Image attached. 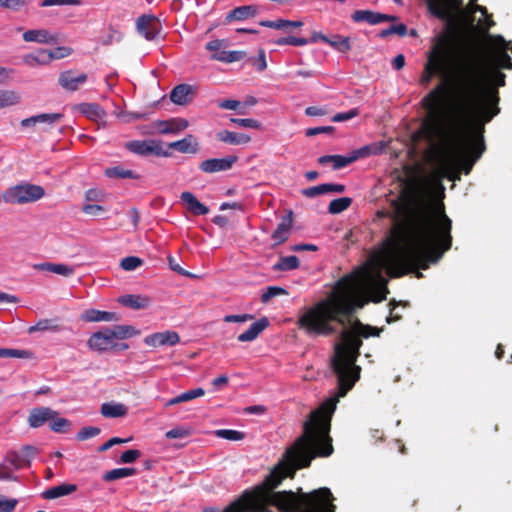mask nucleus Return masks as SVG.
Listing matches in <instances>:
<instances>
[{"label":"nucleus","mask_w":512,"mask_h":512,"mask_svg":"<svg viewBox=\"0 0 512 512\" xmlns=\"http://www.w3.org/2000/svg\"><path fill=\"white\" fill-rule=\"evenodd\" d=\"M452 221L445 214L443 203L422 201L409 215L401 229L387 246L370 256L353 280H342L340 291L308 308L298 319V327L310 336H328L335 333L331 322L342 326L341 341L334 347L332 366L338 377V393L327 399L304 424L303 435L288 447L279 462L264 481L245 490L221 512H269L268 507L280 512H334L335 498L331 491L319 488L299 495L292 491L273 492L298 469L308 467L315 456L327 457L333 447L330 431L331 416L340 397H344L359 379L360 367L355 365L362 345L361 337L378 336L379 331L363 325L352 313L369 300L381 302L386 298L387 280L400 277L416 268L427 269L437 263L451 248Z\"/></svg>","instance_id":"obj_1"},{"label":"nucleus","mask_w":512,"mask_h":512,"mask_svg":"<svg viewBox=\"0 0 512 512\" xmlns=\"http://www.w3.org/2000/svg\"><path fill=\"white\" fill-rule=\"evenodd\" d=\"M431 111L433 118L429 129L423 131L431 143L435 167L425 181L431 189L443 193V178L454 182L460 180L461 171L469 174L483 154L486 122L467 114H463L464 119H452L437 106H433Z\"/></svg>","instance_id":"obj_2"},{"label":"nucleus","mask_w":512,"mask_h":512,"mask_svg":"<svg viewBox=\"0 0 512 512\" xmlns=\"http://www.w3.org/2000/svg\"><path fill=\"white\" fill-rule=\"evenodd\" d=\"M462 65L463 51L456 50L446 35H439L431 47L419 80L422 85L427 86L435 75L442 79L422 100L427 111L423 130L429 129L433 106H437L449 118L464 119Z\"/></svg>","instance_id":"obj_3"},{"label":"nucleus","mask_w":512,"mask_h":512,"mask_svg":"<svg viewBox=\"0 0 512 512\" xmlns=\"http://www.w3.org/2000/svg\"><path fill=\"white\" fill-rule=\"evenodd\" d=\"M140 334L132 325H115L113 328H104L91 334L87 340L90 350L99 353L114 350L117 347L115 339L124 340Z\"/></svg>","instance_id":"obj_4"},{"label":"nucleus","mask_w":512,"mask_h":512,"mask_svg":"<svg viewBox=\"0 0 512 512\" xmlns=\"http://www.w3.org/2000/svg\"><path fill=\"white\" fill-rule=\"evenodd\" d=\"M44 195L45 191L41 186L24 183L8 188L3 194V199L10 204H25L35 202Z\"/></svg>","instance_id":"obj_5"},{"label":"nucleus","mask_w":512,"mask_h":512,"mask_svg":"<svg viewBox=\"0 0 512 512\" xmlns=\"http://www.w3.org/2000/svg\"><path fill=\"white\" fill-rule=\"evenodd\" d=\"M206 49L212 53L211 58L224 63H232L242 60L245 57L244 51L223 49V41L216 39L206 44Z\"/></svg>","instance_id":"obj_6"},{"label":"nucleus","mask_w":512,"mask_h":512,"mask_svg":"<svg viewBox=\"0 0 512 512\" xmlns=\"http://www.w3.org/2000/svg\"><path fill=\"white\" fill-rule=\"evenodd\" d=\"M22 467L24 457L15 451L8 452L0 463V480H15V472Z\"/></svg>","instance_id":"obj_7"},{"label":"nucleus","mask_w":512,"mask_h":512,"mask_svg":"<svg viewBox=\"0 0 512 512\" xmlns=\"http://www.w3.org/2000/svg\"><path fill=\"white\" fill-rule=\"evenodd\" d=\"M136 30L146 40L156 39L161 31V23L154 15H142L136 20Z\"/></svg>","instance_id":"obj_8"},{"label":"nucleus","mask_w":512,"mask_h":512,"mask_svg":"<svg viewBox=\"0 0 512 512\" xmlns=\"http://www.w3.org/2000/svg\"><path fill=\"white\" fill-rule=\"evenodd\" d=\"M63 118L61 113H42L22 119V128H34L40 126L41 131H47Z\"/></svg>","instance_id":"obj_9"},{"label":"nucleus","mask_w":512,"mask_h":512,"mask_svg":"<svg viewBox=\"0 0 512 512\" xmlns=\"http://www.w3.org/2000/svg\"><path fill=\"white\" fill-rule=\"evenodd\" d=\"M125 148L130 152L146 156L150 154L166 155L161 150V146L154 140H133L125 144Z\"/></svg>","instance_id":"obj_10"},{"label":"nucleus","mask_w":512,"mask_h":512,"mask_svg":"<svg viewBox=\"0 0 512 512\" xmlns=\"http://www.w3.org/2000/svg\"><path fill=\"white\" fill-rule=\"evenodd\" d=\"M179 342V334L171 330L153 333L144 338V343L150 347L175 346Z\"/></svg>","instance_id":"obj_11"},{"label":"nucleus","mask_w":512,"mask_h":512,"mask_svg":"<svg viewBox=\"0 0 512 512\" xmlns=\"http://www.w3.org/2000/svg\"><path fill=\"white\" fill-rule=\"evenodd\" d=\"M189 126V122L184 118H171L168 120H157L153 122V127L159 134H179Z\"/></svg>","instance_id":"obj_12"},{"label":"nucleus","mask_w":512,"mask_h":512,"mask_svg":"<svg viewBox=\"0 0 512 512\" xmlns=\"http://www.w3.org/2000/svg\"><path fill=\"white\" fill-rule=\"evenodd\" d=\"M238 158L236 156H227L224 158H211L200 163L199 168L205 173H216L227 171L232 168Z\"/></svg>","instance_id":"obj_13"},{"label":"nucleus","mask_w":512,"mask_h":512,"mask_svg":"<svg viewBox=\"0 0 512 512\" xmlns=\"http://www.w3.org/2000/svg\"><path fill=\"white\" fill-rule=\"evenodd\" d=\"M25 42L53 45L58 42V35L47 29H30L23 33Z\"/></svg>","instance_id":"obj_14"},{"label":"nucleus","mask_w":512,"mask_h":512,"mask_svg":"<svg viewBox=\"0 0 512 512\" xmlns=\"http://www.w3.org/2000/svg\"><path fill=\"white\" fill-rule=\"evenodd\" d=\"M196 93V88L189 84H179L170 92V100L176 105H187Z\"/></svg>","instance_id":"obj_15"},{"label":"nucleus","mask_w":512,"mask_h":512,"mask_svg":"<svg viewBox=\"0 0 512 512\" xmlns=\"http://www.w3.org/2000/svg\"><path fill=\"white\" fill-rule=\"evenodd\" d=\"M55 415L56 411L49 407H37L30 411L27 421L31 428H39L46 422L50 423Z\"/></svg>","instance_id":"obj_16"},{"label":"nucleus","mask_w":512,"mask_h":512,"mask_svg":"<svg viewBox=\"0 0 512 512\" xmlns=\"http://www.w3.org/2000/svg\"><path fill=\"white\" fill-rule=\"evenodd\" d=\"M81 319L85 322H117L120 320V316L115 312L91 308L81 314Z\"/></svg>","instance_id":"obj_17"},{"label":"nucleus","mask_w":512,"mask_h":512,"mask_svg":"<svg viewBox=\"0 0 512 512\" xmlns=\"http://www.w3.org/2000/svg\"><path fill=\"white\" fill-rule=\"evenodd\" d=\"M87 80L85 73L75 75L72 71H65L59 76V84L68 91L77 90Z\"/></svg>","instance_id":"obj_18"},{"label":"nucleus","mask_w":512,"mask_h":512,"mask_svg":"<svg viewBox=\"0 0 512 512\" xmlns=\"http://www.w3.org/2000/svg\"><path fill=\"white\" fill-rule=\"evenodd\" d=\"M118 302L123 306L139 310L146 309L151 305V298L146 295L139 294H126L118 299Z\"/></svg>","instance_id":"obj_19"},{"label":"nucleus","mask_w":512,"mask_h":512,"mask_svg":"<svg viewBox=\"0 0 512 512\" xmlns=\"http://www.w3.org/2000/svg\"><path fill=\"white\" fill-rule=\"evenodd\" d=\"M180 199L185 204L186 208L194 215H206L209 213V208L189 191L182 192Z\"/></svg>","instance_id":"obj_20"},{"label":"nucleus","mask_w":512,"mask_h":512,"mask_svg":"<svg viewBox=\"0 0 512 512\" xmlns=\"http://www.w3.org/2000/svg\"><path fill=\"white\" fill-rule=\"evenodd\" d=\"M269 325L267 318L263 317L250 325V327L240 335L238 341L251 342L254 341Z\"/></svg>","instance_id":"obj_21"},{"label":"nucleus","mask_w":512,"mask_h":512,"mask_svg":"<svg viewBox=\"0 0 512 512\" xmlns=\"http://www.w3.org/2000/svg\"><path fill=\"white\" fill-rule=\"evenodd\" d=\"M257 14V7L255 5H244L236 7L231 10L225 17V23L233 21H243L254 17Z\"/></svg>","instance_id":"obj_22"},{"label":"nucleus","mask_w":512,"mask_h":512,"mask_svg":"<svg viewBox=\"0 0 512 512\" xmlns=\"http://www.w3.org/2000/svg\"><path fill=\"white\" fill-rule=\"evenodd\" d=\"M168 147L177 150L180 153H196L199 149V144L192 134L186 135L183 139L171 142Z\"/></svg>","instance_id":"obj_23"},{"label":"nucleus","mask_w":512,"mask_h":512,"mask_svg":"<svg viewBox=\"0 0 512 512\" xmlns=\"http://www.w3.org/2000/svg\"><path fill=\"white\" fill-rule=\"evenodd\" d=\"M351 18L354 22H367L371 25L385 22L386 19V17L383 16V13L371 10H357L352 14Z\"/></svg>","instance_id":"obj_24"},{"label":"nucleus","mask_w":512,"mask_h":512,"mask_svg":"<svg viewBox=\"0 0 512 512\" xmlns=\"http://www.w3.org/2000/svg\"><path fill=\"white\" fill-rule=\"evenodd\" d=\"M128 412V408L118 402H106L101 405V414L106 418L124 417Z\"/></svg>","instance_id":"obj_25"},{"label":"nucleus","mask_w":512,"mask_h":512,"mask_svg":"<svg viewBox=\"0 0 512 512\" xmlns=\"http://www.w3.org/2000/svg\"><path fill=\"white\" fill-rule=\"evenodd\" d=\"M218 140L232 144V145H241V144H247L250 142L251 138L247 134L243 133H235L228 130H223L217 133Z\"/></svg>","instance_id":"obj_26"},{"label":"nucleus","mask_w":512,"mask_h":512,"mask_svg":"<svg viewBox=\"0 0 512 512\" xmlns=\"http://www.w3.org/2000/svg\"><path fill=\"white\" fill-rule=\"evenodd\" d=\"M22 61L29 67L43 66L50 64L47 50L39 49L35 53L25 54Z\"/></svg>","instance_id":"obj_27"},{"label":"nucleus","mask_w":512,"mask_h":512,"mask_svg":"<svg viewBox=\"0 0 512 512\" xmlns=\"http://www.w3.org/2000/svg\"><path fill=\"white\" fill-rule=\"evenodd\" d=\"M104 174L110 179H138L139 175L133 170L123 166H114L105 169Z\"/></svg>","instance_id":"obj_28"},{"label":"nucleus","mask_w":512,"mask_h":512,"mask_svg":"<svg viewBox=\"0 0 512 512\" xmlns=\"http://www.w3.org/2000/svg\"><path fill=\"white\" fill-rule=\"evenodd\" d=\"M76 490V485L74 484H60L58 486L51 487L43 492V497L46 499H55L68 494H71Z\"/></svg>","instance_id":"obj_29"},{"label":"nucleus","mask_w":512,"mask_h":512,"mask_svg":"<svg viewBox=\"0 0 512 512\" xmlns=\"http://www.w3.org/2000/svg\"><path fill=\"white\" fill-rule=\"evenodd\" d=\"M320 164L332 163L333 169L338 170L353 163L350 155H324L318 159Z\"/></svg>","instance_id":"obj_30"},{"label":"nucleus","mask_w":512,"mask_h":512,"mask_svg":"<svg viewBox=\"0 0 512 512\" xmlns=\"http://www.w3.org/2000/svg\"><path fill=\"white\" fill-rule=\"evenodd\" d=\"M467 10L470 14H474L476 12H480L484 19L479 20V25L484 29H489L493 22L490 20V16L487 13V9L483 6L477 5V0H470L467 6Z\"/></svg>","instance_id":"obj_31"},{"label":"nucleus","mask_w":512,"mask_h":512,"mask_svg":"<svg viewBox=\"0 0 512 512\" xmlns=\"http://www.w3.org/2000/svg\"><path fill=\"white\" fill-rule=\"evenodd\" d=\"M261 26L268 27V28H274L277 30L287 29V28H298L303 25L301 21H290V20H284L279 19L276 21H269L264 20L260 22Z\"/></svg>","instance_id":"obj_32"},{"label":"nucleus","mask_w":512,"mask_h":512,"mask_svg":"<svg viewBox=\"0 0 512 512\" xmlns=\"http://www.w3.org/2000/svg\"><path fill=\"white\" fill-rule=\"evenodd\" d=\"M21 102L20 95L13 90H0V109L18 105Z\"/></svg>","instance_id":"obj_33"},{"label":"nucleus","mask_w":512,"mask_h":512,"mask_svg":"<svg viewBox=\"0 0 512 512\" xmlns=\"http://www.w3.org/2000/svg\"><path fill=\"white\" fill-rule=\"evenodd\" d=\"M136 470L134 468L124 467V468H116L106 472L103 475V480L105 481H114L126 477H130L135 475Z\"/></svg>","instance_id":"obj_34"},{"label":"nucleus","mask_w":512,"mask_h":512,"mask_svg":"<svg viewBox=\"0 0 512 512\" xmlns=\"http://www.w3.org/2000/svg\"><path fill=\"white\" fill-rule=\"evenodd\" d=\"M333 49L339 52H348L351 49L350 38L341 35H334L329 38L328 43Z\"/></svg>","instance_id":"obj_35"},{"label":"nucleus","mask_w":512,"mask_h":512,"mask_svg":"<svg viewBox=\"0 0 512 512\" xmlns=\"http://www.w3.org/2000/svg\"><path fill=\"white\" fill-rule=\"evenodd\" d=\"M299 259L294 256L281 257L279 261L273 266L276 271H288L298 268Z\"/></svg>","instance_id":"obj_36"},{"label":"nucleus","mask_w":512,"mask_h":512,"mask_svg":"<svg viewBox=\"0 0 512 512\" xmlns=\"http://www.w3.org/2000/svg\"><path fill=\"white\" fill-rule=\"evenodd\" d=\"M80 109L81 112L90 119L98 120L102 119L105 116L104 110L97 104H82Z\"/></svg>","instance_id":"obj_37"},{"label":"nucleus","mask_w":512,"mask_h":512,"mask_svg":"<svg viewBox=\"0 0 512 512\" xmlns=\"http://www.w3.org/2000/svg\"><path fill=\"white\" fill-rule=\"evenodd\" d=\"M70 426V421L66 418L59 417L57 411L55 417L50 419V429L56 433H64L69 430Z\"/></svg>","instance_id":"obj_38"},{"label":"nucleus","mask_w":512,"mask_h":512,"mask_svg":"<svg viewBox=\"0 0 512 512\" xmlns=\"http://www.w3.org/2000/svg\"><path fill=\"white\" fill-rule=\"evenodd\" d=\"M289 231V223L285 221L279 223L275 231L272 233V239L274 240L275 244L278 245L283 243L288 238Z\"/></svg>","instance_id":"obj_39"},{"label":"nucleus","mask_w":512,"mask_h":512,"mask_svg":"<svg viewBox=\"0 0 512 512\" xmlns=\"http://www.w3.org/2000/svg\"><path fill=\"white\" fill-rule=\"evenodd\" d=\"M351 198L342 197L330 202L328 210L332 214H338L346 210L351 205Z\"/></svg>","instance_id":"obj_40"},{"label":"nucleus","mask_w":512,"mask_h":512,"mask_svg":"<svg viewBox=\"0 0 512 512\" xmlns=\"http://www.w3.org/2000/svg\"><path fill=\"white\" fill-rule=\"evenodd\" d=\"M0 357L28 359L31 357V353L21 349L0 348Z\"/></svg>","instance_id":"obj_41"},{"label":"nucleus","mask_w":512,"mask_h":512,"mask_svg":"<svg viewBox=\"0 0 512 512\" xmlns=\"http://www.w3.org/2000/svg\"><path fill=\"white\" fill-rule=\"evenodd\" d=\"M215 435L219 438L229 441H240L244 438V433L232 429H219L215 431Z\"/></svg>","instance_id":"obj_42"},{"label":"nucleus","mask_w":512,"mask_h":512,"mask_svg":"<svg viewBox=\"0 0 512 512\" xmlns=\"http://www.w3.org/2000/svg\"><path fill=\"white\" fill-rule=\"evenodd\" d=\"M73 50L67 46H60L53 50H47V55L49 57V62L57 59H62L68 57L72 54Z\"/></svg>","instance_id":"obj_43"},{"label":"nucleus","mask_w":512,"mask_h":512,"mask_svg":"<svg viewBox=\"0 0 512 512\" xmlns=\"http://www.w3.org/2000/svg\"><path fill=\"white\" fill-rule=\"evenodd\" d=\"M123 38L122 32L113 27H109L107 35L103 36L100 40L102 45H111L115 42H120Z\"/></svg>","instance_id":"obj_44"},{"label":"nucleus","mask_w":512,"mask_h":512,"mask_svg":"<svg viewBox=\"0 0 512 512\" xmlns=\"http://www.w3.org/2000/svg\"><path fill=\"white\" fill-rule=\"evenodd\" d=\"M288 292L282 288V287H278V286H269L265 292H263L262 296H261V301L263 303H267L270 299L274 298V297H277V296H280V295H287Z\"/></svg>","instance_id":"obj_45"},{"label":"nucleus","mask_w":512,"mask_h":512,"mask_svg":"<svg viewBox=\"0 0 512 512\" xmlns=\"http://www.w3.org/2000/svg\"><path fill=\"white\" fill-rule=\"evenodd\" d=\"M142 265V260L136 256H128L121 260L120 266L125 271H133Z\"/></svg>","instance_id":"obj_46"},{"label":"nucleus","mask_w":512,"mask_h":512,"mask_svg":"<svg viewBox=\"0 0 512 512\" xmlns=\"http://www.w3.org/2000/svg\"><path fill=\"white\" fill-rule=\"evenodd\" d=\"M277 45H293V46H304L308 43L305 38H299L294 36L283 37L275 41Z\"/></svg>","instance_id":"obj_47"},{"label":"nucleus","mask_w":512,"mask_h":512,"mask_svg":"<svg viewBox=\"0 0 512 512\" xmlns=\"http://www.w3.org/2000/svg\"><path fill=\"white\" fill-rule=\"evenodd\" d=\"M100 433V429L97 427H84L77 433V439L80 441H84L90 438L97 436Z\"/></svg>","instance_id":"obj_48"},{"label":"nucleus","mask_w":512,"mask_h":512,"mask_svg":"<svg viewBox=\"0 0 512 512\" xmlns=\"http://www.w3.org/2000/svg\"><path fill=\"white\" fill-rule=\"evenodd\" d=\"M230 121L240 127L258 129L260 123L252 118H231Z\"/></svg>","instance_id":"obj_49"},{"label":"nucleus","mask_w":512,"mask_h":512,"mask_svg":"<svg viewBox=\"0 0 512 512\" xmlns=\"http://www.w3.org/2000/svg\"><path fill=\"white\" fill-rule=\"evenodd\" d=\"M204 394H205L204 389H202V388H195V389L188 390V391H185V392L181 393L179 395V398H180L181 403H182V402L191 401V400H193L195 398L202 397V396H204Z\"/></svg>","instance_id":"obj_50"},{"label":"nucleus","mask_w":512,"mask_h":512,"mask_svg":"<svg viewBox=\"0 0 512 512\" xmlns=\"http://www.w3.org/2000/svg\"><path fill=\"white\" fill-rule=\"evenodd\" d=\"M359 109L353 108L347 112L337 113L332 117L333 122H344L353 119L359 115Z\"/></svg>","instance_id":"obj_51"},{"label":"nucleus","mask_w":512,"mask_h":512,"mask_svg":"<svg viewBox=\"0 0 512 512\" xmlns=\"http://www.w3.org/2000/svg\"><path fill=\"white\" fill-rule=\"evenodd\" d=\"M75 272V268L73 266L63 264V263H54L53 272L62 276H70Z\"/></svg>","instance_id":"obj_52"},{"label":"nucleus","mask_w":512,"mask_h":512,"mask_svg":"<svg viewBox=\"0 0 512 512\" xmlns=\"http://www.w3.org/2000/svg\"><path fill=\"white\" fill-rule=\"evenodd\" d=\"M372 153H375V151H373V148L371 146L367 145V146L361 147L357 150H354L349 155L352 159V162H355L359 158L367 157V156L371 155Z\"/></svg>","instance_id":"obj_53"},{"label":"nucleus","mask_w":512,"mask_h":512,"mask_svg":"<svg viewBox=\"0 0 512 512\" xmlns=\"http://www.w3.org/2000/svg\"><path fill=\"white\" fill-rule=\"evenodd\" d=\"M141 456V453L139 450L136 449H130L123 452L120 456V462L122 463H133L135 462L139 457Z\"/></svg>","instance_id":"obj_54"},{"label":"nucleus","mask_w":512,"mask_h":512,"mask_svg":"<svg viewBox=\"0 0 512 512\" xmlns=\"http://www.w3.org/2000/svg\"><path fill=\"white\" fill-rule=\"evenodd\" d=\"M254 318L253 315L251 314H237V315H226L223 320L227 323H232V322H235V323H245L247 321H250Z\"/></svg>","instance_id":"obj_55"},{"label":"nucleus","mask_w":512,"mask_h":512,"mask_svg":"<svg viewBox=\"0 0 512 512\" xmlns=\"http://www.w3.org/2000/svg\"><path fill=\"white\" fill-rule=\"evenodd\" d=\"M189 435V430L184 427H175L166 432L165 436L168 439H179Z\"/></svg>","instance_id":"obj_56"},{"label":"nucleus","mask_w":512,"mask_h":512,"mask_svg":"<svg viewBox=\"0 0 512 512\" xmlns=\"http://www.w3.org/2000/svg\"><path fill=\"white\" fill-rule=\"evenodd\" d=\"M17 504L16 499L0 496V512H12Z\"/></svg>","instance_id":"obj_57"},{"label":"nucleus","mask_w":512,"mask_h":512,"mask_svg":"<svg viewBox=\"0 0 512 512\" xmlns=\"http://www.w3.org/2000/svg\"><path fill=\"white\" fill-rule=\"evenodd\" d=\"M321 186L323 194L342 193L345 190V186L342 184L324 183Z\"/></svg>","instance_id":"obj_58"},{"label":"nucleus","mask_w":512,"mask_h":512,"mask_svg":"<svg viewBox=\"0 0 512 512\" xmlns=\"http://www.w3.org/2000/svg\"><path fill=\"white\" fill-rule=\"evenodd\" d=\"M128 441H130V438L123 439V438H119V437H113V438L109 439L107 442H105L103 445H101L98 448V451L99 452H104V451H107L108 449H110L112 446H114L116 444H123V443H127Z\"/></svg>","instance_id":"obj_59"},{"label":"nucleus","mask_w":512,"mask_h":512,"mask_svg":"<svg viewBox=\"0 0 512 512\" xmlns=\"http://www.w3.org/2000/svg\"><path fill=\"white\" fill-rule=\"evenodd\" d=\"M26 3L24 0H0V7L6 9L17 10L18 8L24 6Z\"/></svg>","instance_id":"obj_60"},{"label":"nucleus","mask_w":512,"mask_h":512,"mask_svg":"<svg viewBox=\"0 0 512 512\" xmlns=\"http://www.w3.org/2000/svg\"><path fill=\"white\" fill-rule=\"evenodd\" d=\"M37 450L33 446H25L22 449V452L19 453L22 457H24V466L30 464V459L33 458L36 454Z\"/></svg>","instance_id":"obj_61"},{"label":"nucleus","mask_w":512,"mask_h":512,"mask_svg":"<svg viewBox=\"0 0 512 512\" xmlns=\"http://www.w3.org/2000/svg\"><path fill=\"white\" fill-rule=\"evenodd\" d=\"M50 328V321L47 319L40 320L35 325L29 327L28 331L29 333H33L36 331H45Z\"/></svg>","instance_id":"obj_62"},{"label":"nucleus","mask_w":512,"mask_h":512,"mask_svg":"<svg viewBox=\"0 0 512 512\" xmlns=\"http://www.w3.org/2000/svg\"><path fill=\"white\" fill-rule=\"evenodd\" d=\"M14 70L7 67H0V84H5L12 79Z\"/></svg>","instance_id":"obj_63"},{"label":"nucleus","mask_w":512,"mask_h":512,"mask_svg":"<svg viewBox=\"0 0 512 512\" xmlns=\"http://www.w3.org/2000/svg\"><path fill=\"white\" fill-rule=\"evenodd\" d=\"M218 106L222 109L236 110L240 106V102L237 100H222L218 103Z\"/></svg>","instance_id":"obj_64"}]
</instances>
